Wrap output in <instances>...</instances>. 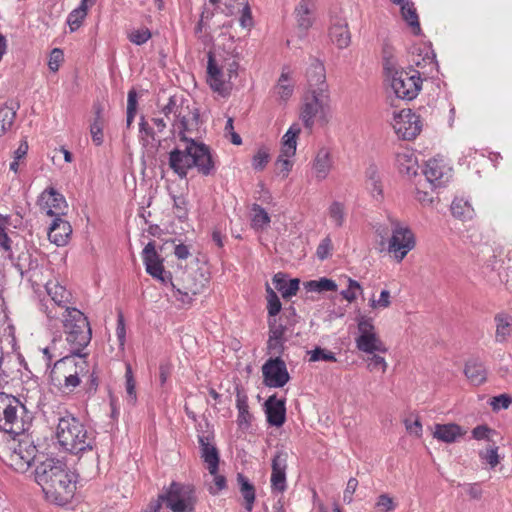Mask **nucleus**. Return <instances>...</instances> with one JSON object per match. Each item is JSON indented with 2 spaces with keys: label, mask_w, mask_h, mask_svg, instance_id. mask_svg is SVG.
I'll list each match as a JSON object with an SVG mask.
<instances>
[{
  "label": "nucleus",
  "mask_w": 512,
  "mask_h": 512,
  "mask_svg": "<svg viewBox=\"0 0 512 512\" xmlns=\"http://www.w3.org/2000/svg\"><path fill=\"white\" fill-rule=\"evenodd\" d=\"M161 113L168 120H171L170 116L173 115L172 126L179 130L182 143L169 153V167L173 172L180 178H185L192 168H196L204 176L213 174L215 165L210 148L186 135L197 130L200 125L198 109L183 100L178 103V99L172 96L161 109Z\"/></svg>",
  "instance_id": "nucleus-1"
},
{
  "label": "nucleus",
  "mask_w": 512,
  "mask_h": 512,
  "mask_svg": "<svg viewBox=\"0 0 512 512\" xmlns=\"http://www.w3.org/2000/svg\"><path fill=\"white\" fill-rule=\"evenodd\" d=\"M35 481L41 486L46 499L64 505L75 491L74 475L57 459H46L35 469Z\"/></svg>",
  "instance_id": "nucleus-2"
},
{
  "label": "nucleus",
  "mask_w": 512,
  "mask_h": 512,
  "mask_svg": "<svg viewBox=\"0 0 512 512\" xmlns=\"http://www.w3.org/2000/svg\"><path fill=\"white\" fill-rule=\"evenodd\" d=\"M56 437L63 449L73 454L92 450L95 441L93 432L69 413L59 418Z\"/></svg>",
  "instance_id": "nucleus-3"
},
{
  "label": "nucleus",
  "mask_w": 512,
  "mask_h": 512,
  "mask_svg": "<svg viewBox=\"0 0 512 512\" xmlns=\"http://www.w3.org/2000/svg\"><path fill=\"white\" fill-rule=\"evenodd\" d=\"M60 318L71 353L82 358L81 351L90 343L92 336L87 317L80 310L72 309Z\"/></svg>",
  "instance_id": "nucleus-4"
},
{
  "label": "nucleus",
  "mask_w": 512,
  "mask_h": 512,
  "mask_svg": "<svg viewBox=\"0 0 512 512\" xmlns=\"http://www.w3.org/2000/svg\"><path fill=\"white\" fill-rule=\"evenodd\" d=\"M27 410L16 397L0 393V430L13 435H23L29 423L25 420Z\"/></svg>",
  "instance_id": "nucleus-5"
},
{
  "label": "nucleus",
  "mask_w": 512,
  "mask_h": 512,
  "mask_svg": "<svg viewBox=\"0 0 512 512\" xmlns=\"http://www.w3.org/2000/svg\"><path fill=\"white\" fill-rule=\"evenodd\" d=\"M48 299L41 304L42 311L50 320L60 319V316L69 312L74 307L72 304V294L57 281H49L46 284Z\"/></svg>",
  "instance_id": "nucleus-6"
},
{
  "label": "nucleus",
  "mask_w": 512,
  "mask_h": 512,
  "mask_svg": "<svg viewBox=\"0 0 512 512\" xmlns=\"http://www.w3.org/2000/svg\"><path fill=\"white\" fill-rule=\"evenodd\" d=\"M391 87L400 99L412 100L416 98L422 88L420 72L413 68L396 70L391 74Z\"/></svg>",
  "instance_id": "nucleus-7"
},
{
  "label": "nucleus",
  "mask_w": 512,
  "mask_h": 512,
  "mask_svg": "<svg viewBox=\"0 0 512 512\" xmlns=\"http://www.w3.org/2000/svg\"><path fill=\"white\" fill-rule=\"evenodd\" d=\"M358 336L355 338V344L359 351L373 354L375 352L385 353L386 346L380 339L373 324V320L366 316L357 318Z\"/></svg>",
  "instance_id": "nucleus-8"
},
{
  "label": "nucleus",
  "mask_w": 512,
  "mask_h": 512,
  "mask_svg": "<svg viewBox=\"0 0 512 512\" xmlns=\"http://www.w3.org/2000/svg\"><path fill=\"white\" fill-rule=\"evenodd\" d=\"M329 94L323 92V89L312 90L303 98L300 119L305 128L311 130L315 120L322 119L325 116V107L328 105Z\"/></svg>",
  "instance_id": "nucleus-9"
},
{
  "label": "nucleus",
  "mask_w": 512,
  "mask_h": 512,
  "mask_svg": "<svg viewBox=\"0 0 512 512\" xmlns=\"http://www.w3.org/2000/svg\"><path fill=\"white\" fill-rule=\"evenodd\" d=\"M415 244V237L411 229L401 225L398 221H392V236L389 240L388 251L398 262L405 258Z\"/></svg>",
  "instance_id": "nucleus-10"
},
{
  "label": "nucleus",
  "mask_w": 512,
  "mask_h": 512,
  "mask_svg": "<svg viewBox=\"0 0 512 512\" xmlns=\"http://www.w3.org/2000/svg\"><path fill=\"white\" fill-rule=\"evenodd\" d=\"M37 448L28 436H23L10 453L9 465L17 472L25 473L36 458Z\"/></svg>",
  "instance_id": "nucleus-11"
},
{
  "label": "nucleus",
  "mask_w": 512,
  "mask_h": 512,
  "mask_svg": "<svg viewBox=\"0 0 512 512\" xmlns=\"http://www.w3.org/2000/svg\"><path fill=\"white\" fill-rule=\"evenodd\" d=\"M392 127L400 138L411 140L420 133L422 124L419 115L410 109H403L394 115Z\"/></svg>",
  "instance_id": "nucleus-12"
},
{
  "label": "nucleus",
  "mask_w": 512,
  "mask_h": 512,
  "mask_svg": "<svg viewBox=\"0 0 512 512\" xmlns=\"http://www.w3.org/2000/svg\"><path fill=\"white\" fill-rule=\"evenodd\" d=\"M423 174L425 181L435 189L446 186L453 176V169L443 159L433 158L427 161Z\"/></svg>",
  "instance_id": "nucleus-13"
},
{
  "label": "nucleus",
  "mask_w": 512,
  "mask_h": 512,
  "mask_svg": "<svg viewBox=\"0 0 512 512\" xmlns=\"http://www.w3.org/2000/svg\"><path fill=\"white\" fill-rule=\"evenodd\" d=\"M231 79L224 70V67L219 65L212 53L208 54L207 64V83L210 88L222 96H227L231 89Z\"/></svg>",
  "instance_id": "nucleus-14"
},
{
  "label": "nucleus",
  "mask_w": 512,
  "mask_h": 512,
  "mask_svg": "<svg viewBox=\"0 0 512 512\" xmlns=\"http://www.w3.org/2000/svg\"><path fill=\"white\" fill-rule=\"evenodd\" d=\"M264 383L268 387L281 388L290 380L285 362L278 356L271 358L262 366Z\"/></svg>",
  "instance_id": "nucleus-15"
},
{
  "label": "nucleus",
  "mask_w": 512,
  "mask_h": 512,
  "mask_svg": "<svg viewBox=\"0 0 512 512\" xmlns=\"http://www.w3.org/2000/svg\"><path fill=\"white\" fill-rule=\"evenodd\" d=\"M143 262L146 272L163 284L171 283L172 275L164 270L162 260L158 255L154 242H149L143 249Z\"/></svg>",
  "instance_id": "nucleus-16"
},
{
  "label": "nucleus",
  "mask_w": 512,
  "mask_h": 512,
  "mask_svg": "<svg viewBox=\"0 0 512 512\" xmlns=\"http://www.w3.org/2000/svg\"><path fill=\"white\" fill-rule=\"evenodd\" d=\"M289 454L284 449L276 451L272 458L271 489L273 492L283 493L287 488L286 470Z\"/></svg>",
  "instance_id": "nucleus-17"
},
{
  "label": "nucleus",
  "mask_w": 512,
  "mask_h": 512,
  "mask_svg": "<svg viewBox=\"0 0 512 512\" xmlns=\"http://www.w3.org/2000/svg\"><path fill=\"white\" fill-rule=\"evenodd\" d=\"M200 275V280L197 281L196 276L197 273H188L182 279V286L176 285L171 281V285L174 289H176V297L178 300L183 302L184 304H189L193 297L199 293H201L206 285L207 279Z\"/></svg>",
  "instance_id": "nucleus-18"
},
{
  "label": "nucleus",
  "mask_w": 512,
  "mask_h": 512,
  "mask_svg": "<svg viewBox=\"0 0 512 512\" xmlns=\"http://www.w3.org/2000/svg\"><path fill=\"white\" fill-rule=\"evenodd\" d=\"M75 356L74 354L72 356H66L55 362L50 372V378L54 385L62 386L64 376L78 372V367H80L81 370L84 369L86 365L85 361L81 360L78 363L76 362Z\"/></svg>",
  "instance_id": "nucleus-19"
},
{
  "label": "nucleus",
  "mask_w": 512,
  "mask_h": 512,
  "mask_svg": "<svg viewBox=\"0 0 512 512\" xmlns=\"http://www.w3.org/2000/svg\"><path fill=\"white\" fill-rule=\"evenodd\" d=\"M40 202L42 209L49 216L60 217L65 213L67 203L62 194L54 188H48L41 193Z\"/></svg>",
  "instance_id": "nucleus-20"
},
{
  "label": "nucleus",
  "mask_w": 512,
  "mask_h": 512,
  "mask_svg": "<svg viewBox=\"0 0 512 512\" xmlns=\"http://www.w3.org/2000/svg\"><path fill=\"white\" fill-rule=\"evenodd\" d=\"M329 37L339 49L347 48L351 42L347 21L340 17H334L330 26Z\"/></svg>",
  "instance_id": "nucleus-21"
},
{
  "label": "nucleus",
  "mask_w": 512,
  "mask_h": 512,
  "mask_svg": "<svg viewBox=\"0 0 512 512\" xmlns=\"http://www.w3.org/2000/svg\"><path fill=\"white\" fill-rule=\"evenodd\" d=\"M307 81L309 84V92L312 90L323 89L327 91L325 67L318 59L311 58L309 67L306 71Z\"/></svg>",
  "instance_id": "nucleus-22"
},
{
  "label": "nucleus",
  "mask_w": 512,
  "mask_h": 512,
  "mask_svg": "<svg viewBox=\"0 0 512 512\" xmlns=\"http://www.w3.org/2000/svg\"><path fill=\"white\" fill-rule=\"evenodd\" d=\"M267 422L275 427H280L286 419L285 401L279 400L275 395L270 396L265 402Z\"/></svg>",
  "instance_id": "nucleus-23"
},
{
  "label": "nucleus",
  "mask_w": 512,
  "mask_h": 512,
  "mask_svg": "<svg viewBox=\"0 0 512 512\" xmlns=\"http://www.w3.org/2000/svg\"><path fill=\"white\" fill-rule=\"evenodd\" d=\"M333 167L331 152L328 148L322 147L316 153L312 163V171L318 181H323L329 175Z\"/></svg>",
  "instance_id": "nucleus-24"
},
{
  "label": "nucleus",
  "mask_w": 512,
  "mask_h": 512,
  "mask_svg": "<svg viewBox=\"0 0 512 512\" xmlns=\"http://www.w3.org/2000/svg\"><path fill=\"white\" fill-rule=\"evenodd\" d=\"M72 233L71 225L68 221L61 217H55L48 231L49 240L57 246H64L70 234Z\"/></svg>",
  "instance_id": "nucleus-25"
},
{
  "label": "nucleus",
  "mask_w": 512,
  "mask_h": 512,
  "mask_svg": "<svg viewBox=\"0 0 512 512\" xmlns=\"http://www.w3.org/2000/svg\"><path fill=\"white\" fill-rule=\"evenodd\" d=\"M495 342L505 344L512 338V316L499 312L494 316Z\"/></svg>",
  "instance_id": "nucleus-26"
},
{
  "label": "nucleus",
  "mask_w": 512,
  "mask_h": 512,
  "mask_svg": "<svg viewBox=\"0 0 512 512\" xmlns=\"http://www.w3.org/2000/svg\"><path fill=\"white\" fill-rule=\"evenodd\" d=\"M466 431L456 423L435 424L433 437L444 443H454L465 435Z\"/></svg>",
  "instance_id": "nucleus-27"
},
{
  "label": "nucleus",
  "mask_w": 512,
  "mask_h": 512,
  "mask_svg": "<svg viewBox=\"0 0 512 512\" xmlns=\"http://www.w3.org/2000/svg\"><path fill=\"white\" fill-rule=\"evenodd\" d=\"M201 458L207 464L209 473L218 471L219 453L215 445L211 444L208 436H199Z\"/></svg>",
  "instance_id": "nucleus-28"
},
{
  "label": "nucleus",
  "mask_w": 512,
  "mask_h": 512,
  "mask_svg": "<svg viewBox=\"0 0 512 512\" xmlns=\"http://www.w3.org/2000/svg\"><path fill=\"white\" fill-rule=\"evenodd\" d=\"M453 217L461 221L473 219L475 210L468 198L465 196H455L450 206Z\"/></svg>",
  "instance_id": "nucleus-29"
},
{
  "label": "nucleus",
  "mask_w": 512,
  "mask_h": 512,
  "mask_svg": "<svg viewBox=\"0 0 512 512\" xmlns=\"http://www.w3.org/2000/svg\"><path fill=\"white\" fill-rule=\"evenodd\" d=\"M314 4V0H300L295 8L294 13L297 25L303 31H307L312 26V10Z\"/></svg>",
  "instance_id": "nucleus-30"
},
{
  "label": "nucleus",
  "mask_w": 512,
  "mask_h": 512,
  "mask_svg": "<svg viewBox=\"0 0 512 512\" xmlns=\"http://www.w3.org/2000/svg\"><path fill=\"white\" fill-rule=\"evenodd\" d=\"M396 164L402 174L416 175L418 162L415 154L409 149H403L396 154Z\"/></svg>",
  "instance_id": "nucleus-31"
},
{
  "label": "nucleus",
  "mask_w": 512,
  "mask_h": 512,
  "mask_svg": "<svg viewBox=\"0 0 512 512\" xmlns=\"http://www.w3.org/2000/svg\"><path fill=\"white\" fill-rule=\"evenodd\" d=\"M272 281L275 288L281 293L284 299L296 295L299 290V279L287 280V275L284 273L275 274Z\"/></svg>",
  "instance_id": "nucleus-32"
},
{
  "label": "nucleus",
  "mask_w": 512,
  "mask_h": 512,
  "mask_svg": "<svg viewBox=\"0 0 512 512\" xmlns=\"http://www.w3.org/2000/svg\"><path fill=\"white\" fill-rule=\"evenodd\" d=\"M464 373L473 385H480L486 381V369L477 359L467 361Z\"/></svg>",
  "instance_id": "nucleus-33"
},
{
  "label": "nucleus",
  "mask_w": 512,
  "mask_h": 512,
  "mask_svg": "<svg viewBox=\"0 0 512 512\" xmlns=\"http://www.w3.org/2000/svg\"><path fill=\"white\" fill-rule=\"evenodd\" d=\"M240 493L244 499V507L247 512H252L255 502V487L243 474L237 475Z\"/></svg>",
  "instance_id": "nucleus-34"
},
{
  "label": "nucleus",
  "mask_w": 512,
  "mask_h": 512,
  "mask_svg": "<svg viewBox=\"0 0 512 512\" xmlns=\"http://www.w3.org/2000/svg\"><path fill=\"white\" fill-rule=\"evenodd\" d=\"M301 129L298 124H293L283 136L281 153L282 156L292 157L295 155L297 146V137Z\"/></svg>",
  "instance_id": "nucleus-35"
},
{
  "label": "nucleus",
  "mask_w": 512,
  "mask_h": 512,
  "mask_svg": "<svg viewBox=\"0 0 512 512\" xmlns=\"http://www.w3.org/2000/svg\"><path fill=\"white\" fill-rule=\"evenodd\" d=\"M365 175L367 187L371 190L372 196L374 198L382 197L383 186L378 168L375 165H370Z\"/></svg>",
  "instance_id": "nucleus-36"
},
{
  "label": "nucleus",
  "mask_w": 512,
  "mask_h": 512,
  "mask_svg": "<svg viewBox=\"0 0 512 512\" xmlns=\"http://www.w3.org/2000/svg\"><path fill=\"white\" fill-rule=\"evenodd\" d=\"M398 4L400 5L403 19L413 29L414 33L418 34L420 32V23L413 3L407 0H402V3Z\"/></svg>",
  "instance_id": "nucleus-37"
},
{
  "label": "nucleus",
  "mask_w": 512,
  "mask_h": 512,
  "mask_svg": "<svg viewBox=\"0 0 512 512\" xmlns=\"http://www.w3.org/2000/svg\"><path fill=\"white\" fill-rule=\"evenodd\" d=\"M14 266L19 271L21 276H24L26 273L38 268V260L34 258L29 251L26 250L22 251L18 255Z\"/></svg>",
  "instance_id": "nucleus-38"
},
{
  "label": "nucleus",
  "mask_w": 512,
  "mask_h": 512,
  "mask_svg": "<svg viewBox=\"0 0 512 512\" xmlns=\"http://www.w3.org/2000/svg\"><path fill=\"white\" fill-rule=\"evenodd\" d=\"M275 92L283 100L288 99L293 93V85L290 83L289 72L285 71V69L278 79Z\"/></svg>",
  "instance_id": "nucleus-39"
},
{
  "label": "nucleus",
  "mask_w": 512,
  "mask_h": 512,
  "mask_svg": "<svg viewBox=\"0 0 512 512\" xmlns=\"http://www.w3.org/2000/svg\"><path fill=\"white\" fill-rule=\"evenodd\" d=\"M307 291L324 292V291H336L337 284L335 281L328 278H320L319 280H311L304 283Z\"/></svg>",
  "instance_id": "nucleus-40"
},
{
  "label": "nucleus",
  "mask_w": 512,
  "mask_h": 512,
  "mask_svg": "<svg viewBox=\"0 0 512 512\" xmlns=\"http://www.w3.org/2000/svg\"><path fill=\"white\" fill-rule=\"evenodd\" d=\"M252 218L251 225L255 229H263L270 223V217L268 213L258 204L252 205Z\"/></svg>",
  "instance_id": "nucleus-41"
},
{
  "label": "nucleus",
  "mask_w": 512,
  "mask_h": 512,
  "mask_svg": "<svg viewBox=\"0 0 512 512\" xmlns=\"http://www.w3.org/2000/svg\"><path fill=\"white\" fill-rule=\"evenodd\" d=\"M236 406L238 409V423L240 426L243 424H249L251 420V414L249 413L248 400L245 395L240 392L237 393Z\"/></svg>",
  "instance_id": "nucleus-42"
},
{
  "label": "nucleus",
  "mask_w": 512,
  "mask_h": 512,
  "mask_svg": "<svg viewBox=\"0 0 512 512\" xmlns=\"http://www.w3.org/2000/svg\"><path fill=\"white\" fill-rule=\"evenodd\" d=\"M87 15V4H84V2H81L80 6L76 9H74L67 18V23L71 29V31H75L78 29L83 19Z\"/></svg>",
  "instance_id": "nucleus-43"
},
{
  "label": "nucleus",
  "mask_w": 512,
  "mask_h": 512,
  "mask_svg": "<svg viewBox=\"0 0 512 512\" xmlns=\"http://www.w3.org/2000/svg\"><path fill=\"white\" fill-rule=\"evenodd\" d=\"M15 117V110L7 106L0 107V136L4 135L12 127Z\"/></svg>",
  "instance_id": "nucleus-44"
},
{
  "label": "nucleus",
  "mask_w": 512,
  "mask_h": 512,
  "mask_svg": "<svg viewBox=\"0 0 512 512\" xmlns=\"http://www.w3.org/2000/svg\"><path fill=\"white\" fill-rule=\"evenodd\" d=\"M328 215L336 227H342L346 215L344 205L334 201L328 208Z\"/></svg>",
  "instance_id": "nucleus-45"
},
{
  "label": "nucleus",
  "mask_w": 512,
  "mask_h": 512,
  "mask_svg": "<svg viewBox=\"0 0 512 512\" xmlns=\"http://www.w3.org/2000/svg\"><path fill=\"white\" fill-rule=\"evenodd\" d=\"M102 129H103V118L101 116L100 108H97L96 112H95L94 122L91 124V127H90L92 139L97 145H100L103 141Z\"/></svg>",
  "instance_id": "nucleus-46"
},
{
  "label": "nucleus",
  "mask_w": 512,
  "mask_h": 512,
  "mask_svg": "<svg viewBox=\"0 0 512 512\" xmlns=\"http://www.w3.org/2000/svg\"><path fill=\"white\" fill-rule=\"evenodd\" d=\"M498 449V446L493 443V445L487 447L485 450H481L479 457L481 460L486 461L491 468H495L500 463Z\"/></svg>",
  "instance_id": "nucleus-47"
},
{
  "label": "nucleus",
  "mask_w": 512,
  "mask_h": 512,
  "mask_svg": "<svg viewBox=\"0 0 512 512\" xmlns=\"http://www.w3.org/2000/svg\"><path fill=\"white\" fill-rule=\"evenodd\" d=\"M267 292V309L269 316H276L281 311V302L275 291L267 285L266 287Z\"/></svg>",
  "instance_id": "nucleus-48"
},
{
  "label": "nucleus",
  "mask_w": 512,
  "mask_h": 512,
  "mask_svg": "<svg viewBox=\"0 0 512 512\" xmlns=\"http://www.w3.org/2000/svg\"><path fill=\"white\" fill-rule=\"evenodd\" d=\"M137 111V93L134 89L128 92L126 124L130 127Z\"/></svg>",
  "instance_id": "nucleus-49"
},
{
  "label": "nucleus",
  "mask_w": 512,
  "mask_h": 512,
  "mask_svg": "<svg viewBox=\"0 0 512 512\" xmlns=\"http://www.w3.org/2000/svg\"><path fill=\"white\" fill-rule=\"evenodd\" d=\"M125 378H126V393L128 396V402L130 404L134 405L137 397H136V390H135V381L133 378V374H132L130 365L126 366Z\"/></svg>",
  "instance_id": "nucleus-50"
},
{
  "label": "nucleus",
  "mask_w": 512,
  "mask_h": 512,
  "mask_svg": "<svg viewBox=\"0 0 512 512\" xmlns=\"http://www.w3.org/2000/svg\"><path fill=\"white\" fill-rule=\"evenodd\" d=\"M270 155L267 148H260L252 159V166L255 170H263L269 162Z\"/></svg>",
  "instance_id": "nucleus-51"
},
{
  "label": "nucleus",
  "mask_w": 512,
  "mask_h": 512,
  "mask_svg": "<svg viewBox=\"0 0 512 512\" xmlns=\"http://www.w3.org/2000/svg\"><path fill=\"white\" fill-rule=\"evenodd\" d=\"M237 13H241L240 24L243 28H247L252 25L251 11L246 0H241V2H239L237 6Z\"/></svg>",
  "instance_id": "nucleus-52"
},
{
  "label": "nucleus",
  "mask_w": 512,
  "mask_h": 512,
  "mask_svg": "<svg viewBox=\"0 0 512 512\" xmlns=\"http://www.w3.org/2000/svg\"><path fill=\"white\" fill-rule=\"evenodd\" d=\"M416 200L423 206H430L434 202V197L431 192L427 191L424 184H416Z\"/></svg>",
  "instance_id": "nucleus-53"
},
{
  "label": "nucleus",
  "mask_w": 512,
  "mask_h": 512,
  "mask_svg": "<svg viewBox=\"0 0 512 512\" xmlns=\"http://www.w3.org/2000/svg\"><path fill=\"white\" fill-rule=\"evenodd\" d=\"M308 354H310V361H329V362H335L336 357L335 354L329 350L322 349L320 347H316L314 350L309 351Z\"/></svg>",
  "instance_id": "nucleus-54"
},
{
  "label": "nucleus",
  "mask_w": 512,
  "mask_h": 512,
  "mask_svg": "<svg viewBox=\"0 0 512 512\" xmlns=\"http://www.w3.org/2000/svg\"><path fill=\"white\" fill-rule=\"evenodd\" d=\"M348 288L341 292L342 297L348 302H353L357 298V292H362L361 285L351 278L348 279Z\"/></svg>",
  "instance_id": "nucleus-55"
},
{
  "label": "nucleus",
  "mask_w": 512,
  "mask_h": 512,
  "mask_svg": "<svg viewBox=\"0 0 512 512\" xmlns=\"http://www.w3.org/2000/svg\"><path fill=\"white\" fill-rule=\"evenodd\" d=\"M367 361H368L367 367L370 371L379 370L382 373L386 372L387 362L385 361V359L382 356L377 355L376 352L371 354V356L368 357Z\"/></svg>",
  "instance_id": "nucleus-56"
},
{
  "label": "nucleus",
  "mask_w": 512,
  "mask_h": 512,
  "mask_svg": "<svg viewBox=\"0 0 512 512\" xmlns=\"http://www.w3.org/2000/svg\"><path fill=\"white\" fill-rule=\"evenodd\" d=\"M128 38L133 44L142 45L151 38V32L147 28L133 30Z\"/></svg>",
  "instance_id": "nucleus-57"
},
{
  "label": "nucleus",
  "mask_w": 512,
  "mask_h": 512,
  "mask_svg": "<svg viewBox=\"0 0 512 512\" xmlns=\"http://www.w3.org/2000/svg\"><path fill=\"white\" fill-rule=\"evenodd\" d=\"M390 297L388 290H382L379 299H370L369 306L373 309H386L391 305Z\"/></svg>",
  "instance_id": "nucleus-58"
},
{
  "label": "nucleus",
  "mask_w": 512,
  "mask_h": 512,
  "mask_svg": "<svg viewBox=\"0 0 512 512\" xmlns=\"http://www.w3.org/2000/svg\"><path fill=\"white\" fill-rule=\"evenodd\" d=\"M512 403V397L508 394H501L490 400V405L494 411L507 409Z\"/></svg>",
  "instance_id": "nucleus-59"
},
{
  "label": "nucleus",
  "mask_w": 512,
  "mask_h": 512,
  "mask_svg": "<svg viewBox=\"0 0 512 512\" xmlns=\"http://www.w3.org/2000/svg\"><path fill=\"white\" fill-rule=\"evenodd\" d=\"M64 59L63 51L59 48H54L49 56L48 66L51 71L56 72L59 69L61 62Z\"/></svg>",
  "instance_id": "nucleus-60"
},
{
  "label": "nucleus",
  "mask_w": 512,
  "mask_h": 512,
  "mask_svg": "<svg viewBox=\"0 0 512 512\" xmlns=\"http://www.w3.org/2000/svg\"><path fill=\"white\" fill-rule=\"evenodd\" d=\"M493 433H495V431L489 428L487 425H478L472 430V436L476 440L490 441V435Z\"/></svg>",
  "instance_id": "nucleus-61"
},
{
  "label": "nucleus",
  "mask_w": 512,
  "mask_h": 512,
  "mask_svg": "<svg viewBox=\"0 0 512 512\" xmlns=\"http://www.w3.org/2000/svg\"><path fill=\"white\" fill-rule=\"evenodd\" d=\"M332 250V241L329 237L324 238L317 247V257L320 260L326 259Z\"/></svg>",
  "instance_id": "nucleus-62"
},
{
  "label": "nucleus",
  "mask_w": 512,
  "mask_h": 512,
  "mask_svg": "<svg viewBox=\"0 0 512 512\" xmlns=\"http://www.w3.org/2000/svg\"><path fill=\"white\" fill-rule=\"evenodd\" d=\"M80 384L79 372H74L73 374H69L68 376H64L62 380L61 388L66 390H73Z\"/></svg>",
  "instance_id": "nucleus-63"
},
{
  "label": "nucleus",
  "mask_w": 512,
  "mask_h": 512,
  "mask_svg": "<svg viewBox=\"0 0 512 512\" xmlns=\"http://www.w3.org/2000/svg\"><path fill=\"white\" fill-rule=\"evenodd\" d=\"M285 327L277 324L276 320H269V337L274 339H284Z\"/></svg>",
  "instance_id": "nucleus-64"
}]
</instances>
